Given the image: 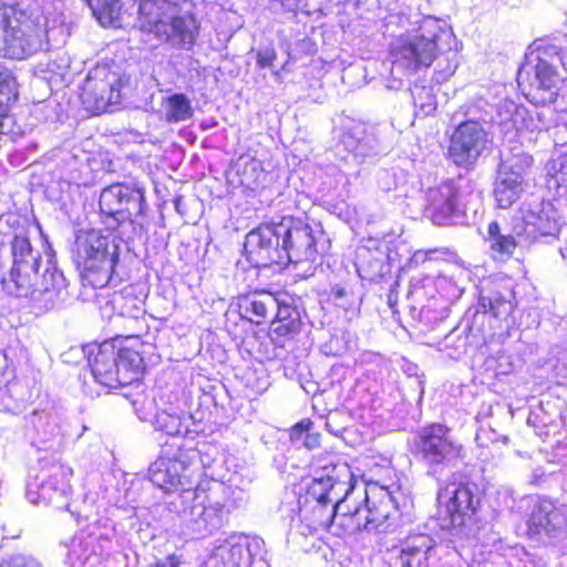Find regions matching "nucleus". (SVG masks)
I'll return each mask as SVG.
<instances>
[{"label":"nucleus","instance_id":"obj_1","mask_svg":"<svg viewBox=\"0 0 567 567\" xmlns=\"http://www.w3.org/2000/svg\"><path fill=\"white\" fill-rule=\"evenodd\" d=\"M352 477L346 463L326 466L303 494L293 495V501L281 507L290 527L305 536L319 528L337 536L394 530L400 519V487L370 482L359 491L351 484Z\"/></svg>","mask_w":567,"mask_h":567},{"label":"nucleus","instance_id":"obj_2","mask_svg":"<svg viewBox=\"0 0 567 567\" xmlns=\"http://www.w3.org/2000/svg\"><path fill=\"white\" fill-rule=\"evenodd\" d=\"M148 477L165 492H178L167 503L171 513L179 515L194 536H206L219 529L228 513L225 488L217 482H204L193 488L196 471L178 458L158 457L150 465Z\"/></svg>","mask_w":567,"mask_h":567},{"label":"nucleus","instance_id":"obj_3","mask_svg":"<svg viewBox=\"0 0 567 567\" xmlns=\"http://www.w3.org/2000/svg\"><path fill=\"white\" fill-rule=\"evenodd\" d=\"M63 0L0 1V55L23 60L58 42L66 32Z\"/></svg>","mask_w":567,"mask_h":567},{"label":"nucleus","instance_id":"obj_4","mask_svg":"<svg viewBox=\"0 0 567 567\" xmlns=\"http://www.w3.org/2000/svg\"><path fill=\"white\" fill-rule=\"evenodd\" d=\"M11 254L13 265L2 279L3 290L16 298H28L39 312L61 307L69 295L68 282L53 257L49 256L43 265L41 254L23 235L12 239Z\"/></svg>","mask_w":567,"mask_h":567},{"label":"nucleus","instance_id":"obj_5","mask_svg":"<svg viewBox=\"0 0 567 567\" xmlns=\"http://www.w3.org/2000/svg\"><path fill=\"white\" fill-rule=\"evenodd\" d=\"M392 73L413 74L427 69L439 56L446 62L437 63L436 80L445 81L458 66L457 40L446 22L427 17L420 27L400 35L391 45Z\"/></svg>","mask_w":567,"mask_h":567},{"label":"nucleus","instance_id":"obj_6","mask_svg":"<svg viewBox=\"0 0 567 567\" xmlns=\"http://www.w3.org/2000/svg\"><path fill=\"white\" fill-rule=\"evenodd\" d=\"M76 264L83 269L87 281L99 288L114 279L118 261V243L102 230H81L75 239Z\"/></svg>","mask_w":567,"mask_h":567},{"label":"nucleus","instance_id":"obj_7","mask_svg":"<svg viewBox=\"0 0 567 567\" xmlns=\"http://www.w3.org/2000/svg\"><path fill=\"white\" fill-rule=\"evenodd\" d=\"M96 382L107 388H118L138 380L143 358L123 346V339L106 340L97 346L93 359L89 360Z\"/></svg>","mask_w":567,"mask_h":567},{"label":"nucleus","instance_id":"obj_8","mask_svg":"<svg viewBox=\"0 0 567 567\" xmlns=\"http://www.w3.org/2000/svg\"><path fill=\"white\" fill-rule=\"evenodd\" d=\"M480 486L466 477L452 476V481L437 492L440 515L444 516V528L455 530L456 536L466 535L465 527L481 504Z\"/></svg>","mask_w":567,"mask_h":567},{"label":"nucleus","instance_id":"obj_9","mask_svg":"<svg viewBox=\"0 0 567 567\" xmlns=\"http://www.w3.org/2000/svg\"><path fill=\"white\" fill-rule=\"evenodd\" d=\"M556 39L555 42L535 44L530 56L536 54L532 66L534 80L530 89L538 95L542 103L555 102L559 85L567 78V42Z\"/></svg>","mask_w":567,"mask_h":567},{"label":"nucleus","instance_id":"obj_10","mask_svg":"<svg viewBox=\"0 0 567 567\" xmlns=\"http://www.w3.org/2000/svg\"><path fill=\"white\" fill-rule=\"evenodd\" d=\"M115 527L95 522L80 529L64 547L70 567H97L114 549Z\"/></svg>","mask_w":567,"mask_h":567},{"label":"nucleus","instance_id":"obj_11","mask_svg":"<svg viewBox=\"0 0 567 567\" xmlns=\"http://www.w3.org/2000/svg\"><path fill=\"white\" fill-rule=\"evenodd\" d=\"M73 470L62 463L53 462L41 470L27 482V499L34 505H53L56 508H68L72 492L70 480Z\"/></svg>","mask_w":567,"mask_h":567},{"label":"nucleus","instance_id":"obj_12","mask_svg":"<svg viewBox=\"0 0 567 567\" xmlns=\"http://www.w3.org/2000/svg\"><path fill=\"white\" fill-rule=\"evenodd\" d=\"M450 430L442 424L424 427L415 440L416 452L433 475L454 465L464 456L463 446L454 442Z\"/></svg>","mask_w":567,"mask_h":567},{"label":"nucleus","instance_id":"obj_13","mask_svg":"<svg viewBox=\"0 0 567 567\" xmlns=\"http://www.w3.org/2000/svg\"><path fill=\"white\" fill-rule=\"evenodd\" d=\"M468 279V271L457 265H447L435 276L420 275L412 277L410 292L416 297L434 298L440 295L449 301L457 300L464 291V282Z\"/></svg>","mask_w":567,"mask_h":567},{"label":"nucleus","instance_id":"obj_14","mask_svg":"<svg viewBox=\"0 0 567 567\" xmlns=\"http://www.w3.org/2000/svg\"><path fill=\"white\" fill-rule=\"evenodd\" d=\"M262 544L260 538L243 535L217 539L203 567H250L252 559L261 555Z\"/></svg>","mask_w":567,"mask_h":567},{"label":"nucleus","instance_id":"obj_15","mask_svg":"<svg viewBox=\"0 0 567 567\" xmlns=\"http://www.w3.org/2000/svg\"><path fill=\"white\" fill-rule=\"evenodd\" d=\"M121 78L106 64L92 69L83 84L82 101L95 112H104L112 104L118 103Z\"/></svg>","mask_w":567,"mask_h":567},{"label":"nucleus","instance_id":"obj_16","mask_svg":"<svg viewBox=\"0 0 567 567\" xmlns=\"http://www.w3.org/2000/svg\"><path fill=\"white\" fill-rule=\"evenodd\" d=\"M244 249L247 259L256 267H269L274 264L282 265L287 256L281 246L279 223L264 224L249 231L246 236Z\"/></svg>","mask_w":567,"mask_h":567},{"label":"nucleus","instance_id":"obj_17","mask_svg":"<svg viewBox=\"0 0 567 567\" xmlns=\"http://www.w3.org/2000/svg\"><path fill=\"white\" fill-rule=\"evenodd\" d=\"M102 214L114 218L118 224L132 221V217L143 214L144 193L141 188L126 184H114L104 188L100 195Z\"/></svg>","mask_w":567,"mask_h":567},{"label":"nucleus","instance_id":"obj_18","mask_svg":"<svg viewBox=\"0 0 567 567\" xmlns=\"http://www.w3.org/2000/svg\"><path fill=\"white\" fill-rule=\"evenodd\" d=\"M279 234L282 249L287 252L282 258V265L315 260L316 241L308 224L292 217H284L279 221Z\"/></svg>","mask_w":567,"mask_h":567},{"label":"nucleus","instance_id":"obj_19","mask_svg":"<svg viewBox=\"0 0 567 567\" xmlns=\"http://www.w3.org/2000/svg\"><path fill=\"white\" fill-rule=\"evenodd\" d=\"M567 528L565 509L557 507L549 499L538 501L527 522V533L544 544H554L559 540Z\"/></svg>","mask_w":567,"mask_h":567},{"label":"nucleus","instance_id":"obj_20","mask_svg":"<svg viewBox=\"0 0 567 567\" xmlns=\"http://www.w3.org/2000/svg\"><path fill=\"white\" fill-rule=\"evenodd\" d=\"M486 144L487 133L480 122H463L451 137L450 158L457 166H470L482 155Z\"/></svg>","mask_w":567,"mask_h":567},{"label":"nucleus","instance_id":"obj_21","mask_svg":"<svg viewBox=\"0 0 567 567\" xmlns=\"http://www.w3.org/2000/svg\"><path fill=\"white\" fill-rule=\"evenodd\" d=\"M513 233L527 244H532L540 237L557 236L559 223L551 203H535L523 209L522 223L514 226Z\"/></svg>","mask_w":567,"mask_h":567},{"label":"nucleus","instance_id":"obj_22","mask_svg":"<svg viewBox=\"0 0 567 567\" xmlns=\"http://www.w3.org/2000/svg\"><path fill=\"white\" fill-rule=\"evenodd\" d=\"M462 194L458 182L447 179L429 188L425 212L435 225H447L463 214Z\"/></svg>","mask_w":567,"mask_h":567},{"label":"nucleus","instance_id":"obj_23","mask_svg":"<svg viewBox=\"0 0 567 567\" xmlns=\"http://www.w3.org/2000/svg\"><path fill=\"white\" fill-rule=\"evenodd\" d=\"M198 31L199 23L192 12V7H183L179 12L168 16L150 33L174 47L188 50L195 44Z\"/></svg>","mask_w":567,"mask_h":567},{"label":"nucleus","instance_id":"obj_24","mask_svg":"<svg viewBox=\"0 0 567 567\" xmlns=\"http://www.w3.org/2000/svg\"><path fill=\"white\" fill-rule=\"evenodd\" d=\"M35 440L40 449L59 450L68 434V424L56 410L37 411L31 416Z\"/></svg>","mask_w":567,"mask_h":567},{"label":"nucleus","instance_id":"obj_25","mask_svg":"<svg viewBox=\"0 0 567 567\" xmlns=\"http://www.w3.org/2000/svg\"><path fill=\"white\" fill-rule=\"evenodd\" d=\"M434 540L426 534L409 536L400 547L385 555L388 567H420L433 548Z\"/></svg>","mask_w":567,"mask_h":567},{"label":"nucleus","instance_id":"obj_26","mask_svg":"<svg viewBox=\"0 0 567 567\" xmlns=\"http://www.w3.org/2000/svg\"><path fill=\"white\" fill-rule=\"evenodd\" d=\"M498 125L509 140H513L524 132L540 130L539 120H535L529 111L517 105L513 101H504L497 113Z\"/></svg>","mask_w":567,"mask_h":567},{"label":"nucleus","instance_id":"obj_27","mask_svg":"<svg viewBox=\"0 0 567 567\" xmlns=\"http://www.w3.org/2000/svg\"><path fill=\"white\" fill-rule=\"evenodd\" d=\"M192 7L188 0H138V23L141 30L151 32L168 16Z\"/></svg>","mask_w":567,"mask_h":567},{"label":"nucleus","instance_id":"obj_28","mask_svg":"<svg viewBox=\"0 0 567 567\" xmlns=\"http://www.w3.org/2000/svg\"><path fill=\"white\" fill-rule=\"evenodd\" d=\"M104 316L117 315L134 320L138 327V331L146 329L145 309L141 299L132 293L114 292L110 299L105 300V305H101Z\"/></svg>","mask_w":567,"mask_h":567},{"label":"nucleus","instance_id":"obj_29","mask_svg":"<svg viewBox=\"0 0 567 567\" xmlns=\"http://www.w3.org/2000/svg\"><path fill=\"white\" fill-rule=\"evenodd\" d=\"M339 145L352 154L358 163L374 154L375 151V140L368 133L367 126L362 123H353L346 128Z\"/></svg>","mask_w":567,"mask_h":567},{"label":"nucleus","instance_id":"obj_30","mask_svg":"<svg viewBox=\"0 0 567 567\" xmlns=\"http://www.w3.org/2000/svg\"><path fill=\"white\" fill-rule=\"evenodd\" d=\"M486 241L491 256L497 261L508 260L514 255L517 246L528 245L515 234L504 233L497 221L488 224Z\"/></svg>","mask_w":567,"mask_h":567},{"label":"nucleus","instance_id":"obj_31","mask_svg":"<svg viewBox=\"0 0 567 567\" xmlns=\"http://www.w3.org/2000/svg\"><path fill=\"white\" fill-rule=\"evenodd\" d=\"M278 307V296L262 291L247 296L240 303V309L250 322L261 324Z\"/></svg>","mask_w":567,"mask_h":567},{"label":"nucleus","instance_id":"obj_32","mask_svg":"<svg viewBox=\"0 0 567 567\" xmlns=\"http://www.w3.org/2000/svg\"><path fill=\"white\" fill-rule=\"evenodd\" d=\"M533 163V157L522 146L515 145L508 150L501 151V163L497 173L524 183Z\"/></svg>","mask_w":567,"mask_h":567},{"label":"nucleus","instance_id":"obj_33","mask_svg":"<svg viewBox=\"0 0 567 567\" xmlns=\"http://www.w3.org/2000/svg\"><path fill=\"white\" fill-rule=\"evenodd\" d=\"M30 399L31 392L23 382L14 377L0 380V411L18 413Z\"/></svg>","mask_w":567,"mask_h":567},{"label":"nucleus","instance_id":"obj_34","mask_svg":"<svg viewBox=\"0 0 567 567\" xmlns=\"http://www.w3.org/2000/svg\"><path fill=\"white\" fill-rule=\"evenodd\" d=\"M161 113L165 122L176 124L190 120L194 109L188 96L183 93H174L162 100Z\"/></svg>","mask_w":567,"mask_h":567},{"label":"nucleus","instance_id":"obj_35","mask_svg":"<svg viewBox=\"0 0 567 567\" xmlns=\"http://www.w3.org/2000/svg\"><path fill=\"white\" fill-rule=\"evenodd\" d=\"M524 190V183L518 182L516 178L504 176L497 173L495 181L494 197L499 208H509L517 202Z\"/></svg>","mask_w":567,"mask_h":567},{"label":"nucleus","instance_id":"obj_36","mask_svg":"<svg viewBox=\"0 0 567 567\" xmlns=\"http://www.w3.org/2000/svg\"><path fill=\"white\" fill-rule=\"evenodd\" d=\"M86 2L102 25H120L121 0H86Z\"/></svg>","mask_w":567,"mask_h":567},{"label":"nucleus","instance_id":"obj_37","mask_svg":"<svg viewBox=\"0 0 567 567\" xmlns=\"http://www.w3.org/2000/svg\"><path fill=\"white\" fill-rule=\"evenodd\" d=\"M18 97V84L12 72L0 65V114L8 111L9 105Z\"/></svg>","mask_w":567,"mask_h":567},{"label":"nucleus","instance_id":"obj_38","mask_svg":"<svg viewBox=\"0 0 567 567\" xmlns=\"http://www.w3.org/2000/svg\"><path fill=\"white\" fill-rule=\"evenodd\" d=\"M155 427L158 431L165 432L167 435H183L187 433L188 426L185 424L183 419L167 411H161L155 416Z\"/></svg>","mask_w":567,"mask_h":567},{"label":"nucleus","instance_id":"obj_39","mask_svg":"<svg viewBox=\"0 0 567 567\" xmlns=\"http://www.w3.org/2000/svg\"><path fill=\"white\" fill-rule=\"evenodd\" d=\"M411 94L417 113L429 115L436 109L435 96L431 87L414 85L411 89Z\"/></svg>","mask_w":567,"mask_h":567},{"label":"nucleus","instance_id":"obj_40","mask_svg":"<svg viewBox=\"0 0 567 567\" xmlns=\"http://www.w3.org/2000/svg\"><path fill=\"white\" fill-rule=\"evenodd\" d=\"M300 316H295L293 318L284 321H272L270 328V336L274 339L292 338L300 331Z\"/></svg>","mask_w":567,"mask_h":567},{"label":"nucleus","instance_id":"obj_41","mask_svg":"<svg viewBox=\"0 0 567 567\" xmlns=\"http://www.w3.org/2000/svg\"><path fill=\"white\" fill-rule=\"evenodd\" d=\"M480 306L483 308L485 312H492L495 317L501 316L502 313H507L511 311V303L506 302L501 298H486L481 297Z\"/></svg>","mask_w":567,"mask_h":567},{"label":"nucleus","instance_id":"obj_42","mask_svg":"<svg viewBox=\"0 0 567 567\" xmlns=\"http://www.w3.org/2000/svg\"><path fill=\"white\" fill-rule=\"evenodd\" d=\"M0 567H43V565L31 555L13 554L3 560Z\"/></svg>","mask_w":567,"mask_h":567},{"label":"nucleus","instance_id":"obj_43","mask_svg":"<svg viewBox=\"0 0 567 567\" xmlns=\"http://www.w3.org/2000/svg\"><path fill=\"white\" fill-rule=\"evenodd\" d=\"M377 183L380 189L390 192L398 186V176L394 169H381L377 176Z\"/></svg>","mask_w":567,"mask_h":567},{"label":"nucleus","instance_id":"obj_44","mask_svg":"<svg viewBox=\"0 0 567 567\" xmlns=\"http://www.w3.org/2000/svg\"><path fill=\"white\" fill-rule=\"evenodd\" d=\"M272 315L275 316L272 321H284L295 316H300L298 310L293 308L289 301L280 297H278V307Z\"/></svg>","mask_w":567,"mask_h":567},{"label":"nucleus","instance_id":"obj_45","mask_svg":"<svg viewBox=\"0 0 567 567\" xmlns=\"http://www.w3.org/2000/svg\"><path fill=\"white\" fill-rule=\"evenodd\" d=\"M475 440L480 446H487V442L496 443L502 441L504 444L507 443V437L501 434H497L492 429L480 427L476 432Z\"/></svg>","mask_w":567,"mask_h":567},{"label":"nucleus","instance_id":"obj_46","mask_svg":"<svg viewBox=\"0 0 567 567\" xmlns=\"http://www.w3.org/2000/svg\"><path fill=\"white\" fill-rule=\"evenodd\" d=\"M554 178L558 185H567V153L553 163Z\"/></svg>","mask_w":567,"mask_h":567},{"label":"nucleus","instance_id":"obj_47","mask_svg":"<svg viewBox=\"0 0 567 567\" xmlns=\"http://www.w3.org/2000/svg\"><path fill=\"white\" fill-rule=\"evenodd\" d=\"M312 425L310 420H302L296 424L290 431V439L295 444H301L305 440V434L308 433Z\"/></svg>","mask_w":567,"mask_h":567},{"label":"nucleus","instance_id":"obj_48","mask_svg":"<svg viewBox=\"0 0 567 567\" xmlns=\"http://www.w3.org/2000/svg\"><path fill=\"white\" fill-rule=\"evenodd\" d=\"M276 58L277 53L275 49L271 47H267L258 50L256 62L259 68H271Z\"/></svg>","mask_w":567,"mask_h":567},{"label":"nucleus","instance_id":"obj_49","mask_svg":"<svg viewBox=\"0 0 567 567\" xmlns=\"http://www.w3.org/2000/svg\"><path fill=\"white\" fill-rule=\"evenodd\" d=\"M12 377H14V370L11 368L8 352L0 349V380L12 379Z\"/></svg>","mask_w":567,"mask_h":567},{"label":"nucleus","instance_id":"obj_50","mask_svg":"<svg viewBox=\"0 0 567 567\" xmlns=\"http://www.w3.org/2000/svg\"><path fill=\"white\" fill-rule=\"evenodd\" d=\"M181 564V559L176 555H169L163 560L155 561L150 564L147 567H178Z\"/></svg>","mask_w":567,"mask_h":567},{"label":"nucleus","instance_id":"obj_51","mask_svg":"<svg viewBox=\"0 0 567 567\" xmlns=\"http://www.w3.org/2000/svg\"><path fill=\"white\" fill-rule=\"evenodd\" d=\"M320 444V435L318 433H311L310 430L305 434V440L301 443L306 449L312 450L318 447Z\"/></svg>","mask_w":567,"mask_h":567},{"label":"nucleus","instance_id":"obj_52","mask_svg":"<svg viewBox=\"0 0 567 567\" xmlns=\"http://www.w3.org/2000/svg\"><path fill=\"white\" fill-rule=\"evenodd\" d=\"M430 251L424 250H417L413 254V256L410 259L411 265H420L425 264L429 260Z\"/></svg>","mask_w":567,"mask_h":567},{"label":"nucleus","instance_id":"obj_53","mask_svg":"<svg viewBox=\"0 0 567 567\" xmlns=\"http://www.w3.org/2000/svg\"><path fill=\"white\" fill-rule=\"evenodd\" d=\"M498 359L502 361H505L506 364L499 363V365L497 367L496 373L497 374L509 373L512 370V364L508 362V357H506L505 354H501Z\"/></svg>","mask_w":567,"mask_h":567},{"label":"nucleus","instance_id":"obj_54","mask_svg":"<svg viewBox=\"0 0 567 567\" xmlns=\"http://www.w3.org/2000/svg\"><path fill=\"white\" fill-rule=\"evenodd\" d=\"M259 166H260V164L257 161L252 159L249 163H247L246 169L250 168L251 171H257L259 168Z\"/></svg>","mask_w":567,"mask_h":567},{"label":"nucleus","instance_id":"obj_55","mask_svg":"<svg viewBox=\"0 0 567 567\" xmlns=\"http://www.w3.org/2000/svg\"><path fill=\"white\" fill-rule=\"evenodd\" d=\"M525 73L526 74L529 73V71L526 68H523L522 70L518 71L517 81H518L519 84L522 83Z\"/></svg>","mask_w":567,"mask_h":567},{"label":"nucleus","instance_id":"obj_56","mask_svg":"<svg viewBox=\"0 0 567 567\" xmlns=\"http://www.w3.org/2000/svg\"><path fill=\"white\" fill-rule=\"evenodd\" d=\"M3 533H4V537H7V538H16L19 536L18 532H7L4 528H3Z\"/></svg>","mask_w":567,"mask_h":567},{"label":"nucleus","instance_id":"obj_57","mask_svg":"<svg viewBox=\"0 0 567 567\" xmlns=\"http://www.w3.org/2000/svg\"><path fill=\"white\" fill-rule=\"evenodd\" d=\"M63 65H59L58 69L62 72L63 69L69 68V61L62 59Z\"/></svg>","mask_w":567,"mask_h":567},{"label":"nucleus","instance_id":"obj_58","mask_svg":"<svg viewBox=\"0 0 567 567\" xmlns=\"http://www.w3.org/2000/svg\"><path fill=\"white\" fill-rule=\"evenodd\" d=\"M324 352L327 354H332V355H337L338 354V351H332V350H324Z\"/></svg>","mask_w":567,"mask_h":567},{"label":"nucleus","instance_id":"obj_59","mask_svg":"<svg viewBox=\"0 0 567 567\" xmlns=\"http://www.w3.org/2000/svg\"><path fill=\"white\" fill-rule=\"evenodd\" d=\"M337 296H338V297L343 296V291H342L341 289H340V290H338V291H337Z\"/></svg>","mask_w":567,"mask_h":567},{"label":"nucleus","instance_id":"obj_60","mask_svg":"<svg viewBox=\"0 0 567 567\" xmlns=\"http://www.w3.org/2000/svg\"><path fill=\"white\" fill-rule=\"evenodd\" d=\"M102 299H104L102 296L99 297V303H102Z\"/></svg>","mask_w":567,"mask_h":567},{"label":"nucleus","instance_id":"obj_61","mask_svg":"<svg viewBox=\"0 0 567 567\" xmlns=\"http://www.w3.org/2000/svg\"><path fill=\"white\" fill-rule=\"evenodd\" d=\"M566 24H567V11H566ZM565 41L567 42V35L565 37Z\"/></svg>","mask_w":567,"mask_h":567}]
</instances>
